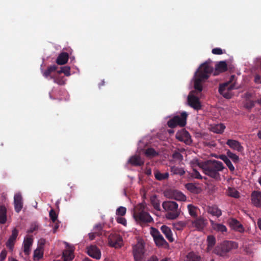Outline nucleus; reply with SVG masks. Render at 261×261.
<instances>
[{
    "instance_id": "nucleus-1",
    "label": "nucleus",
    "mask_w": 261,
    "mask_h": 261,
    "mask_svg": "<svg viewBox=\"0 0 261 261\" xmlns=\"http://www.w3.org/2000/svg\"><path fill=\"white\" fill-rule=\"evenodd\" d=\"M224 168L223 164L221 161L215 160H207L202 165L203 172L216 181L221 180L219 172L222 171Z\"/></svg>"
},
{
    "instance_id": "nucleus-2",
    "label": "nucleus",
    "mask_w": 261,
    "mask_h": 261,
    "mask_svg": "<svg viewBox=\"0 0 261 261\" xmlns=\"http://www.w3.org/2000/svg\"><path fill=\"white\" fill-rule=\"evenodd\" d=\"M213 71V67L210 65V62H205L202 64L195 73L194 87L198 92L202 90L201 82L206 80Z\"/></svg>"
},
{
    "instance_id": "nucleus-3",
    "label": "nucleus",
    "mask_w": 261,
    "mask_h": 261,
    "mask_svg": "<svg viewBox=\"0 0 261 261\" xmlns=\"http://www.w3.org/2000/svg\"><path fill=\"white\" fill-rule=\"evenodd\" d=\"M133 217L135 221L140 224L153 221L152 218L147 212L146 206L144 203H139L135 207Z\"/></svg>"
},
{
    "instance_id": "nucleus-4",
    "label": "nucleus",
    "mask_w": 261,
    "mask_h": 261,
    "mask_svg": "<svg viewBox=\"0 0 261 261\" xmlns=\"http://www.w3.org/2000/svg\"><path fill=\"white\" fill-rule=\"evenodd\" d=\"M162 206L166 212V218L168 220H174L178 217L180 214V210L178 204L175 201H166L163 202Z\"/></svg>"
},
{
    "instance_id": "nucleus-5",
    "label": "nucleus",
    "mask_w": 261,
    "mask_h": 261,
    "mask_svg": "<svg viewBox=\"0 0 261 261\" xmlns=\"http://www.w3.org/2000/svg\"><path fill=\"white\" fill-rule=\"evenodd\" d=\"M237 248L238 244L236 242L225 241L215 248L214 252L217 255L223 256L232 249Z\"/></svg>"
},
{
    "instance_id": "nucleus-6",
    "label": "nucleus",
    "mask_w": 261,
    "mask_h": 261,
    "mask_svg": "<svg viewBox=\"0 0 261 261\" xmlns=\"http://www.w3.org/2000/svg\"><path fill=\"white\" fill-rule=\"evenodd\" d=\"M188 114L186 112H182L180 115H176L170 119L167 124L171 128H174L177 126L184 127L187 124V119Z\"/></svg>"
},
{
    "instance_id": "nucleus-7",
    "label": "nucleus",
    "mask_w": 261,
    "mask_h": 261,
    "mask_svg": "<svg viewBox=\"0 0 261 261\" xmlns=\"http://www.w3.org/2000/svg\"><path fill=\"white\" fill-rule=\"evenodd\" d=\"M234 86V84H232L229 86V83H224L220 85L219 88V92L224 97L229 99L232 96L231 91L233 89H238Z\"/></svg>"
},
{
    "instance_id": "nucleus-8",
    "label": "nucleus",
    "mask_w": 261,
    "mask_h": 261,
    "mask_svg": "<svg viewBox=\"0 0 261 261\" xmlns=\"http://www.w3.org/2000/svg\"><path fill=\"white\" fill-rule=\"evenodd\" d=\"M207 223L206 219L203 217H196L194 220H189V228H195L198 231H201L206 226Z\"/></svg>"
},
{
    "instance_id": "nucleus-9",
    "label": "nucleus",
    "mask_w": 261,
    "mask_h": 261,
    "mask_svg": "<svg viewBox=\"0 0 261 261\" xmlns=\"http://www.w3.org/2000/svg\"><path fill=\"white\" fill-rule=\"evenodd\" d=\"M164 196L169 199H173L177 201L186 200V196L182 192L176 190H167L164 192Z\"/></svg>"
},
{
    "instance_id": "nucleus-10",
    "label": "nucleus",
    "mask_w": 261,
    "mask_h": 261,
    "mask_svg": "<svg viewBox=\"0 0 261 261\" xmlns=\"http://www.w3.org/2000/svg\"><path fill=\"white\" fill-rule=\"evenodd\" d=\"M151 229L150 233L153 238V240L156 246L159 247L168 246V243L157 229L153 227H151Z\"/></svg>"
},
{
    "instance_id": "nucleus-11",
    "label": "nucleus",
    "mask_w": 261,
    "mask_h": 261,
    "mask_svg": "<svg viewBox=\"0 0 261 261\" xmlns=\"http://www.w3.org/2000/svg\"><path fill=\"white\" fill-rule=\"evenodd\" d=\"M133 254L135 261H142L144 256V247L142 243L138 242L133 246Z\"/></svg>"
},
{
    "instance_id": "nucleus-12",
    "label": "nucleus",
    "mask_w": 261,
    "mask_h": 261,
    "mask_svg": "<svg viewBox=\"0 0 261 261\" xmlns=\"http://www.w3.org/2000/svg\"><path fill=\"white\" fill-rule=\"evenodd\" d=\"M176 138L179 141L184 142L187 145L191 144L192 142L190 134L185 129L178 131L176 134Z\"/></svg>"
},
{
    "instance_id": "nucleus-13",
    "label": "nucleus",
    "mask_w": 261,
    "mask_h": 261,
    "mask_svg": "<svg viewBox=\"0 0 261 261\" xmlns=\"http://www.w3.org/2000/svg\"><path fill=\"white\" fill-rule=\"evenodd\" d=\"M187 101L188 105L196 110H199L201 108V105L198 97L190 93L188 96Z\"/></svg>"
},
{
    "instance_id": "nucleus-14",
    "label": "nucleus",
    "mask_w": 261,
    "mask_h": 261,
    "mask_svg": "<svg viewBox=\"0 0 261 261\" xmlns=\"http://www.w3.org/2000/svg\"><path fill=\"white\" fill-rule=\"evenodd\" d=\"M122 242V239L119 235L113 234L109 238V244L112 247L119 248L121 246Z\"/></svg>"
},
{
    "instance_id": "nucleus-15",
    "label": "nucleus",
    "mask_w": 261,
    "mask_h": 261,
    "mask_svg": "<svg viewBox=\"0 0 261 261\" xmlns=\"http://www.w3.org/2000/svg\"><path fill=\"white\" fill-rule=\"evenodd\" d=\"M14 204L15 212L19 213L23 207L22 197L20 193H17L14 195Z\"/></svg>"
},
{
    "instance_id": "nucleus-16",
    "label": "nucleus",
    "mask_w": 261,
    "mask_h": 261,
    "mask_svg": "<svg viewBox=\"0 0 261 261\" xmlns=\"http://www.w3.org/2000/svg\"><path fill=\"white\" fill-rule=\"evenodd\" d=\"M87 252L88 254L96 259H100L101 257V252L100 250L95 245H91L87 247Z\"/></svg>"
},
{
    "instance_id": "nucleus-17",
    "label": "nucleus",
    "mask_w": 261,
    "mask_h": 261,
    "mask_svg": "<svg viewBox=\"0 0 261 261\" xmlns=\"http://www.w3.org/2000/svg\"><path fill=\"white\" fill-rule=\"evenodd\" d=\"M230 227L235 231L243 232L244 231L243 226L240 222L234 218H230L228 220Z\"/></svg>"
},
{
    "instance_id": "nucleus-18",
    "label": "nucleus",
    "mask_w": 261,
    "mask_h": 261,
    "mask_svg": "<svg viewBox=\"0 0 261 261\" xmlns=\"http://www.w3.org/2000/svg\"><path fill=\"white\" fill-rule=\"evenodd\" d=\"M18 231L16 228H14L12 230V234L6 242V246L10 251H12L13 249L16 238L18 236Z\"/></svg>"
},
{
    "instance_id": "nucleus-19",
    "label": "nucleus",
    "mask_w": 261,
    "mask_h": 261,
    "mask_svg": "<svg viewBox=\"0 0 261 261\" xmlns=\"http://www.w3.org/2000/svg\"><path fill=\"white\" fill-rule=\"evenodd\" d=\"M226 144L229 146V147L238 152H242L244 150V148L241 145V143L237 140L228 139Z\"/></svg>"
},
{
    "instance_id": "nucleus-20",
    "label": "nucleus",
    "mask_w": 261,
    "mask_h": 261,
    "mask_svg": "<svg viewBox=\"0 0 261 261\" xmlns=\"http://www.w3.org/2000/svg\"><path fill=\"white\" fill-rule=\"evenodd\" d=\"M252 202L256 207H261V192L253 191L251 194Z\"/></svg>"
},
{
    "instance_id": "nucleus-21",
    "label": "nucleus",
    "mask_w": 261,
    "mask_h": 261,
    "mask_svg": "<svg viewBox=\"0 0 261 261\" xmlns=\"http://www.w3.org/2000/svg\"><path fill=\"white\" fill-rule=\"evenodd\" d=\"M74 257L73 250H65L63 252L61 258L54 261H71Z\"/></svg>"
},
{
    "instance_id": "nucleus-22",
    "label": "nucleus",
    "mask_w": 261,
    "mask_h": 261,
    "mask_svg": "<svg viewBox=\"0 0 261 261\" xmlns=\"http://www.w3.org/2000/svg\"><path fill=\"white\" fill-rule=\"evenodd\" d=\"M128 162L134 166H141L144 164V161L138 155L131 156Z\"/></svg>"
},
{
    "instance_id": "nucleus-23",
    "label": "nucleus",
    "mask_w": 261,
    "mask_h": 261,
    "mask_svg": "<svg viewBox=\"0 0 261 261\" xmlns=\"http://www.w3.org/2000/svg\"><path fill=\"white\" fill-rule=\"evenodd\" d=\"M69 59V55L66 52L60 53L56 59V63L58 65H62L65 64Z\"/></svg>"
},
{
    "instance_id": "nucleus-24",
    "label": "nucleus",
    "mask_w": 261,
    "mask_h": 261,
    "mask_svg": "<svg viewBox=\"0 0 261 261\" xmlns=\"http://www.w3.org/2000/svg\"><path fill=\"white\" fill-rule=\"evenodd\" d=\"M161 230L169 242H172L174 241L172 231L169 227L166 225H163L161 227Z\"/></svg>"
},
{
    "instance_id": "nucleus-25",
    "label": "nucleus",
    "mask_w": 261,
    "mask_h": 261,
    "mask_svg": "<svg viewBox=\"0 0 261 261\" xmlns=\"http://www.w3.org/2000/svg\"><path fill=\"white\" fill-rule=\"evenodd\" d=\"M219 158L222 160L225 163V164L228 167L230 172H233L234 171V167L232 165L230 160L228 159V157L227 156V155H220Z\"/></svg>"
},
{
    "instance_id": "nucleus-26",
    "label": "nucleus",
    "mask_w": 261,
    "mask_h": 261,
    "mask_svg": "<svg viewBox=\"0 0 261 261\" xmlns=\"http://www.w3.org/2000/svg\"><path fill=\"white\" fill-rule=\"evenodd\" d=\"M33 243L31 238H27L23 242V251L25 255H29L30 252V248Z\"/></svg>"
},
{
    "instance_id": "nucleus-27",
    "label": "nucleus",
    "mask_w": 261,
    "mask_h": 261,
    "mask_svg": "<svg viewBox=\"0 0 261 261\" xmlns=\"http://www.w3.org/2000/svg\"><path fill=\"white\" fill-rule=\"evenodd\" d=\"M170 171L173 175H179L182 176L185 174V171L182 168L176 166H170Z\"/></svg>"
},
{
    "instance_id": "nucleus-28",
    "label": "nucleus",
    "mask_w": 261,
    "mask_h": 261,
    "mask_svg": "<svg viewBox=\"0 0 261 261\" xmlns=\"http://www.w3.org/2000/svg\"><path fill=\"white\" fill-rule=\"evenodd\" d=\"M212 226L214 230L218 232H221L222 233L226 232L227 230L226 227L222 224L212 222Z\"/></svg>"
},
{
    "instance_id": "nucleus-29",
    "label": "nucleus",
    "mask_w": 261,
    "mask_h": 261,
    "mask_svg": "<svg viewBox=\"0 0 261 261\" xmlns=\"http://www.w3.org/2000/svg\"><path fill=\"white\" fill-rule=\"evenodd\" d=\"M58 68V67L56 66V65H52V66H48L47 67V68L46 69V70H45L43 72V76L46 77V78H47L49 76L51 78V77H54V76H52L51 75V74L55 72L57 69Z\"/></svg>"
},
{
    "instance_id": "nucleus-30",
    "label": "nucleus",
    "mask_w": 261,
    "mask_h": 261,
    "mask_svg": "<svg viewBox=\"0 0 261 261\" xmlns=\"http://www.w3.org/2000/svg\"><path fill=\"white\" fill-rule=\"evenodd\" d=\"M7 209L4 205L0 206V223L4 224L7 221Z\"/></svg>"
},
{
    "instance_id": "nucleus-31",
    "label": "nucleus",
    "mask_w": 261,
    "mask_h": 261,
    "mask_svg": "<svg viewBox=\"0 0 261 261\" xmlns=\"http://www.w3.org/2000/svg\"><path fill=\"white\" fill-rule=\"evenodd\" d=\"M215 70L219 72H223L227 70V65L226 61H220L216 64Z\"/></svg>"
},
{
    "instance_id": "nucleus-32",
    "label": "nucleus",
    "mask_w": 261,
    "mask_h": 261,
    "mask_svg": "<svg viewBox=\"0 0 261 261\" xmlns=\"http://www.w3.org/2000/svg\"><path fill=\"white\" fill-rule=\"evenodd\" d=\"M201 257L193 252H189L187 255L185 261H200Z\"/></svg>"
},
{
    "instance_id": "nucleus-33",
    "label": "nucleus",
    "mask_w": 261,
    "mask_h": 261,
    "mask_svg": "<svg viewBox=\"0 0 261 261\" xmlns=\"http://www.w3.org/2000/svg\"><path fill=\"white\" fill-rule=\"evenodd\" d=\"M150 202L155 210L158 211H161L160 200L156 195H154L150 197Z\"/></svg>"
},
{
    "instance_id": "nucleus-34",
    "label": "nucleus",
    "mask_w": 261,
    "mask_h": 261,
    "mask_svg": "<svg viewBox=\"0 0 261 261\" xmlns=\"http://www.w3.org/2000/svg\"><path fill=\"white\" fill-rule=\"evenodd\" d=\"M225 128V126L223 124L219 123L213 126L211 130L217 134H221L224 132Z\"/></svg>"
},
{
    "instance_id": "nucleus-35",
    "label": "nucleus",
    "mask_w": 261,
    "mask_h": 261,
    "mask_svg": "<svg viewBox=\"0 0 261 261\" xmlns=\"http://www.w3.org/2000/svg\"><path fill=\"white\" fill-rule=\"evenodd\" d=\"M208 212L212 215L215 216L217 217H219L222 215L221 210L216 206L210 207L208 210Z\"/></svg>"
},
{
    "instance_id": "nucleus-36",
    "label": "nucleus",
    "mask_w": 261,
    "mask_h": 261,
    "mask_svg": "<svg viewBox=\"0 0 261 261\" xmlns=\"http://www.w3.org/2000/svg\"><path fill=\"white\" fill-rule=\"evenodd\" d=\"M154 176L157 180L161 181L167 179L169 177V173L168 172L162 173L159 171H155Z\"/></svg>"
},
{
    "instance_id": "nucleus-37",
    "label": "nucleus",
    "mask_w": 261,
    "mask_h": 261,
    "mask_svg": "<svg viewBox=\"0 0 261 261\" xmlns=\"http://www.w3.org/2000/svg\"><path fill=\"white\" fill-rule=\"evenodd\" d=\"M189 220H188L185 221H180L177 222L174 224V226L177 230H182L184 227L187 226L189 228Z\"/></svg>"
},
{
    "instance_id": "nucleus-38",
    "label": "nucleus",
    "mask_w": 261,
    "mask_h": 261,
    "mask_svg": "<svg viewBox=\"0 0 261 261\" xmlns=\"http://www.w3.org/2000/svg\"><path fill=\"white\" fill-rule=\"evenodd\" d=\"M43 251L41 247H38L34 252V259L38 260L43 257Z\"/></svg>"
},
{
    "instance_id": "nucleus-39",
    "label": "nucleus",
    "mask_w": 261,
    "mask_h": 261,
    "mask_svg": "<svg viewBox=\"0 0 261 261\" xmlns=\"http://www.w3.org/2000/svg\"><path fill=\"white\" fill-rule=\"evenodd\" d=\"M51 79H54V82L60 85H63L65 84V79L63 76H60L59 74H56L54 77H51Z\"/></svg>"
},
{
    "instance_id": "nucleus-40",
    "label": "nucleus",
    "mask_w": 261,
    "mask_h": 261,
    "mask_svg": "<svg viewBox=\"0 0 261 261\" xmlns=\"http://www.w3.org/2000/svg\"><path fill=\"white\" fill-rule=\"evenodd\" d=\"M61 73H64L67 76L70 75V67L68 66L61 67L60 70L57 71V74H60Z\"/></svg>"
},
{
    "instance_id": "nucleus-41",
    "label": "nucleus",
    "mask_w": 261,
    "mask_h": 261,
    "mask_svg": "<svg viewBox=\"0 0 261 261\" xmlns=\"http://www.w3.org/2000/svg\"><path fill=\"white\" fill-rule=\"evenodd\" d=\"M188 210L189 213L191 217L193 218L197 217L196 207L192 204H189L188 205Z\"/></svg>"
},
{
    "instance_id": "nucleus-42",
    "label": "nucleus",
    "mask_w": 261,
    "mask_h": 261,
    "mask_svg": "<svg viewBox=\"0 0 261 261\" xmlns=\"http://www.w3.org/2000/svg\"><path fill=\"white\" fill-rule=\"evenodd\" d=\"M204 164V162L200 163L197 159H193L190 162V166L192 169H196L197 166L202 169V165Z\"/></svg>"
},
{
    "instance_id": "nucleus-43",
    "label": "nucleus",
    "mask_w": 261,
    "mask_h": 261,
    "mask_svg": "<svg viewBox=\"0 0 261 261\" xmlns=\"http://www.w3.org/2000/svg\"><path fill=\"white\" fill-rule=\"evenodd\" d=\"M226 154L229 158L232 160L234 164L239 163V158L238 155L233 153L229 150H227Z\"/></svg>"
},
{
    "instance_id": "nucleus-44",
    "label": "nucleus",
    "mask_w": 261,
    "mask_h": 261,
    "mask_svg": "<svg viewBox=\"0 0 261 261\" xmlns=\"http://www.w3.org/2000/svg\"><path fill=\"white\" fill-rule=\"evenodd\" d=\"M191 177L193 178L202 179L203 176L200 174V173L196 169H192V171L189 173Z\"/></svg>"
},
{
    "instance_id": "nucleus-45",
    "label": "nucleus",
    "mask_w": 261,
    "mask_h": 261,
    "mask_svg": "<svg viewBox=\"0 0 261 261\" xmlns=\"http://www.w3.org/2000/svg\"><path fill=\"white\" fill-rule=\"evenodd\" d=\"M145 153L148 157H154L158 154L157 152L152 148H147L145 150Z\"/></svg>"
},
{
    "instance_id": "nucleus-46",
    "label": "nucleus",
    "mask_w": 261,
    "mask_h": 261,
    "mask_svg": "<svg viewBox=\"0 0 261 261\" xmlns=\"http://www.w3.org/2000/svg\"><path fill=\"white\" fill-rule=\"evenodd\" d=\"M207 248L208 249L212 248L216 243L215 238L213 236H209L207 239Z\"/></svg>"
},
{
    "instance_id": "nucleus-47",
    "label": "nucleus",
    "mask_w": 261,
    "mask_h": 261,
    "mask_svg": "<svg viewBox=\"0 0 261 261\" xmlns=\"http://www.w3.org/2000/svg\"><path fill=\"white\" fill-rule=\"evenodd\" d=\"M227 194L228 196L234 198H238L239 197V192L234 188H229L228 190Z\"/></svg>"
},
{
    "instance_id": "nucleus-48",
    "label": "nucleus",
    "mask_w": 261,
    "mask_h": 261,
    "mask_svg": "<svg viewBox=\"0 0 261 261\" xmlns=\"http://www.w3.org/2000/svg\"><path fill=\"white\" fill-rule=\"evenodd\" d=\"M126 208L123 206H119L116 211V214L118 216H123L126 214Z\"/></svg>"
},
{
    "instance_id": "nucleus-49",
    "label": "nucleus",
    "mask_w": 261,
    "mask_h": 261,
    "mask_svg": "<svg viewBox=\"0 0 261 261\" xmlns=\"http://www.w3.org/2000/svg\"><path fill=\"white\" fill-rule=\"evenodd\" d=\"M49 217L53 222H56L57 220L58 216L54 210L51 209L49 213Z\"/></svg>"
},
{
    "instance_id": "nucleus-50",
    "label": "nucleus",
    "mask_w": 261,
    "mask_h": 261,
    "mask_svg": "<svg viewBox=\"0 0 261 261\" xmlns=\"http://www.w3.org/2000/svg\"><path fill=\"white\" fill-rule=\"evenodd\" d=\"M94 233H96L97 235L101 234V231L102 230V225L101 224H96L94 228Z\"/></svg>"
},
{
    "instance_id": "nucleus-51",
    "label": "nucleus",
    "mask_w": 261,
    "mask_h": 261,
    "mask_svg": "<svg viewBox=\"0 0 261 261\" xmlns=\"http://www.w3.org/2000/svg\"><path fill=\"white\" fill-rule=\"evenodd\" d=\"M116 221L117 223L121 224L124 226L126 225V220L124 218L122 217V216L116 218Z\"/></svg>"
},
{
    "instance_id": "nucleus-52",
    "label": "nucleus",
    "mask_w": 261,
    "mask_h": 261,
    "mask_svg": "<svg viewBox=\"0 0 261 261\" xmlns=\"http://www.w3.org/2000/svg\"><path fill=\"white\" fill-rule=\"evenodd\" d=\"M172 156L174 159L181 161L183 159V156L181 154L178 152L175 151L173 153Z\"/></svg>"
},
{
    "instance_id": "nucleus-53",
    "label": "nucleus",
    "mask_w": 261,
    "mask_h": 261,
    "mask_svg": "<svg viewBox=\"0 0 261 261\" xmlns=\"http://www.w3.org/2000/svg\"><path fill=\"white\" fill-rule=\"evenodd\" d=\"M187 189L190 191H194L196 189V186L193 183H188L186 185Z\"/></svg>"
},
{
    "instance_id": "nucleus-54",
    "label": "nucleus",
    "mask_w": 261,
    "mask_h": 261,
    "mask_svg": "<svg viewBox=\"0 0 261 261\" xmlns=\"http://www.w3.org/2000/svg\"><path fill=\"white\" fill-rule=\"evenodd\" d=\"M212 52L214 55H222L223 54V51L220 48H215L212 50Z\"/></svg>"
},
{
    "instance_id": "nucleus-55",
    "label": "nucleus",
    "mask_w": 261,
    "mask_h": 261,
    "mask_svg": "<svg viewBox=\"0 0 261 261\" xmlns=\"http://www.w3.org/2000/svg\"><path fill=\"white\" fill-rule=\"evenodd\" d=\"M7 254V251L3 250L0 253V261H4L6 259Z\"/></svg>"
},
{
    "instance_id": "nucleus-56",
    "label": "nucleus",
    "mask_w": 261,
    "mask_h": 261,
    "mask_svg": "<svg viewBox=\"0 0 261 261\" xmlns=\"http://www.w3.org/2000/svg\"><path fill=\"white\" fill-rule=\"evenodd\" d=\"M236 76L234 75H232L230 79H229V80L227 82V83H229V86H230V85L232 84H234V86H236Z\"/></svg>"
},
{
    "instance_id": "nucleus-57",
    "label": "nucleus",
    "mask_w": 261,
    "mask_h": 261,
    "mask_svg": "<svg viewBox=\"0 0 261 261\" xmlns=\"http://www.w3.org/2000/svg\"><path fill=\"white\" fill-rule=\"evenodd\" d=\"M254 106V103L252 101L247 102L245 105V107L247 109H251Z\"/></svg>"
},
{
    "instance_id": "nucleus-58",
    "label": "nucleus",
    "mask_w": 261,
    "mask_h": 261,
    "mask_svg": "<svg viewBox=\"0 0 261 261\" xmlns=\"http://www.w3.org/2000/svg\"><path fill=\"white\" fill-rule=\"evenodd\" d=\"M257 225L259 229L261 230V218H259L257 222Z\"/></svg>"
},
{
    "instance_id": "nucleus-59",
    "label": "nucleus",
    "mask_w": 261,
    "mask_h": 261,
    "mask_svg": "<svg viewBox=\"0 0 261 261\" xmlns=\"http://www.w3.org/2000/svg\"><path fill=\"white\" fill-rule=\"evenodd\" d=\"M59 227V225L58 223H56L55 225V226L54 227V230H53V232L54 233H55L57 231V230L58 229Z\"/></svg>"
},
{
    "instance_id": "nucleus-60",
    "label": "nucleus",
    "mask_w": 261,
    "mask_h": 261,
    "mask_svg": "<svg viewBox=\"0 0 261 261\" xmlns=\"http://www.w3.org/2000/svg\"><path fill=\"white\" fill-rule=\"evenodd\" d=\"M95 234L96 233H94V232L93 233H89V238L91 240H92L94 239Z\"/></svg>"
},
{
    "instance_id": "nucleus-61",
    "label": "nucleus",
    "mask_w": 261,
    "mask_h": 261,
    "mask_svg": "<svg viewBox=\"0 0 261 261\" xmlns=\"http://www.w3.org/2000/svg\"><path fill=\"white\" fill-rule=\"evenodd\" d=\"M37 229V226H35L34 227H32L30 229V232H33L34 231L36 230Z\"/></svg>"
},
{
    "instance_id": "nucleus-62",
    "label": "nucleus",
    "mask_w": 261,
    "mask_h": 261,
    "mask_svg": "<svg viewBox=\"0 0 261 261\" xmlns=\"http://www.w3.org/2000/svg\"><path fill=\"white\" fill-rule=\"evenodd\" d=\"M148 261H158V259L156 257H152Z\"/></svg>"
},
{
    "instance_id": "nucleus-63",
    "label": "nucleus",
    "mask_w": 261,
    "mask_h": 261,
    "mask_svg": "<svg viewBox=\"0 0 261 261\" xmlns=\"http://www.w3.org/2000/svg\"><path fill=\"white\" fill-rule=\"evenodd\" d=\"M257 136L258 138L261 139V130L258 132L257 133Z\"/></svg>"
},
{
    "instance_id": "nucleus-64",
    "label": "nucleus",
    "mask_w": 261,
    "mask_h": 261,
    "mask_svg": "<svg viewBox=\"0 0 261 261\" xmlns=\"http://www.w3.org/2000/svg\"><path fill=\"white\" fill-rule=\"evenodd\" d=\"M83 261H92V260H91L90 259H89V258H85V259H84L83 260Z\"/></svg>"
}]
</instances>
